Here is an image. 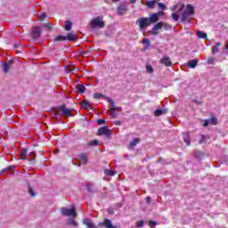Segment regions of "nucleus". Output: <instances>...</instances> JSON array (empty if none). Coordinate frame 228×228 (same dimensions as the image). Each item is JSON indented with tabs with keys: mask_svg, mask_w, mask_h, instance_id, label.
Wrapping results in <instances>:
<instances>
[{
	"mask_svg": "<svg viewBox=\"0 0 228 228\" xmlns=\"http://www.w3.org/2000/svg\"><path fill=\"white\" fill-rule=\"evenodd\" d=\"M171 12H174L171 14V17L175 21L179 20V15L181 14V12L184 10V4L178 2L175 5L170 8Z\"/></svg>",
	"mask_w": 228,
	"mask_h": 228,
	"instance_id": "nucleus-1",
	"label": "nucleus"
},
{
	"mask_svg": "<svg viewBox=\"0 0 228 228\" xmlns=\"http://www.w3.org/2000/svg\"><path fill=\"white\" fill-rule=\"evenodd\" d=\"M90 26L93 28V29H101L102 28H104V26H106L104 18L102 16L93 18L90 21Z\"/></svg>",
	"mask_w": 228,
	"mask_h": 228,
	"instance_id": "nucleus-2",
	"label": "nucleus"
},
{
	"mask_svg": "<svg viewBox=\"0 0 228 228\" xmlns=\"http://www.w3.org/2000/svg\"><path fill=\"white\" fill-rule=\"evenodd\" d=\"M195 13V11L193 9V6L191 4H188L186 6V10L183 12L181 16V20L183 22H190L191 20V16Z\"/></svg>",
	"mask_w": 228,
	"mask_h": 228,
	"instance_id": "nucleus-3",
	"label": "nucleus"
},
{
	"mask_svg": "<svg viewBox=\"0 0 228 228\" xmlns=\"http://www.w3.org/2000/svg\"><path fill=\"white\" fill-rule=\"evenodd\" d=\"M61 213L62 216H71L73 218L77 216V212L76 211V207H74V205L71 206V208H67L65 207L61 208Z\"/></svg>",
	"mask_w": 228,
	"mask_h": 228,
	"instance_id": "nucleus-4",
	"label": "nucleus"
},
{
	"mask_svg": "<svg viewBox=\"0 0 228 228\" xmlns=\"http://www.w3.org/2000/svg\"><path fill=\"white\" fill-rule=\"evenodd\" d=\"M136 24H139L140 29H145L146 28H149L151 20L149 18H139L136 20Z\"/></svg>",
	"mask_w": 228,
	"mask_h": 228,
	"instance_id": "nucleus-5",
	"label": "nucleus"
},
{
	"mask_svg": "<svg viewBox=\"0 0 228 228\" xmlns=\"http://www.w3.org/2000/svg\"><path fill=\"white\" fill-rule=\"evenodd\" d=\"M164 26H165V23L163 21H159V23L154 25V27L150 32V35H154V36L159 35V29H162Z\"/></svg>",
	"mask_w": 228,
	"mask_h": 228,
	"instance_id": "nucleus-6",
	"label": "nucleus"
},
{
	"mask_svg": "<svg viewBox=\"0 0 228 228\" xmlns=\"http://www.w3.org/2000/svg\"><path fill=\"white\" fill-rule=\"evenodd\" d=\"M105 100L108 101V102H110V114L112 115V117H115V111L118 110V108L115 105V102L113 101V99L110 97H105Z\"/></svg>",
	"mask_w": 228,
	"mask_h": 228,
	"instance_id": "nucleus-7",
	"label": "nucleus"
},
{
	"mask_svg": "<svg viewBox=\"0 0 228 228\" xmlns=\"http://www.w3.org/2000/svg\"><path fill=\"white\" fill-rule=\"evenodd\" d=\"M98 134L100 136H107V138H110L111 136V129H109L106 126L100 127L98 130Z\"/></svg>",
	"mask_w": 228,
	"mask_h": 228,
	"instance_id": "nucleus-8",
	"label": "nucleus"
},
{
	"mask_svg": "<svg viewBox=\"0 0 228 228\" xmlns=\"http://www.w3.org/2000/svg\"><path fill=\"white\" fill-rule=\"evenodd\" d=\"M159 63H161V65H165V67H172V61L168 56H163L160 59Z\"/></svg>",
	"mask_w": 228,
	"mask_h": 228,
	"instance_id": "nucleus-9",
	"label": "nucleus"
},
{
	"mask_svg": "<svg viewBox=\"0 0 228 228\" xmlns=\"http://www.w3.org/2000/svg\"><path fill=\"white\" fill-rule=\"evenodd\" d=\"M72 110H70L69 109L61 107L58 113L59 115H64V117H72V115L70 114Z\"/></svg>",
	"mask_w": 228,
	"mask_h": 228,
	"instance_id": "nucleus-10",
	"label": "nucleus"
},
{
	"mask_svg": "<svg viewBox=\"0 0 228 228\" xmlns=\"http://www.w3.org/2000/svg\"><path fill=\"white\" fill-rule=\"evenodd\" d=\"M82 224L86 225L87 228H97V225L94 224L92 219L85 218L82 220Z\"/></svg>",
	"mask_w": 228,
	"mask_h": 228,
	"instance_id": "nucleus-11",
	"label": "nucleus"
},
{
	"mask_svg": "<svg viewBox=\"0 0 228 228\" xmlns=\"http://www.w3.org/2000/svg\"><path fill=\"white\" fill-rule=\"evenodd\" d=\"M12 63H13L12 61H9L7 62H4L2 64L3 67V70L5 74H8V72H10V69H12Z\"/></svg>",
	"mask_w": 228,
	"mask_h": 228,
	"instance_id": "nucleus-12",
	"label": "nucleus"
},
{
	"mask_svg": "<svg viewBox=\"0 0 228 228\" xmlns=\"http://www.w3.org/2000/svg\"><path fill=\"white\" fill-rule=\"evenodd\" d=\"M100 225H102L105 228H117V226L113 225L110 219H105L104 222L100 223Z\"/></svg>",
	"mask_w": 228,
	"mask_h": 228,
	"instance_id": "nucleus-13",
	"label": "nucleus"
},
{
	"mask_svg": "<svg viewBox=\"0 0 228 228\" xmlns=\"http://www.w3.org/2000/svg\"><path fill=\"white\" fill-rule=\"evenodd\" d=\"M39 37H40V28L36 27L32 30V38L37 40V38H38Z\"/></svg>",
	"mask_w": 228,
	"mask_h": 228,
	"instance_id": "nucleus-14",
	"label": "nucleus"
},
{
	"mask_svg": "<svg viewBox=\"0 0 228 228\" xmlns=\"http://www.w3.org/2000/svg\"><path fill=\"white\" fill-rule=\"evenodd\" d=\"M79 161H81L83 165H86V163H88V156L85 153H81L79 155Z\"/></svg>",
	"mask_w": 228,
	"mask_h": 228,
	"instance_id": "nucleus-15",
	"label": "nucleus"
},
{
	"mask_svg": "<svg viewBox=\"0 0 228 228\" xmlns=\"http://www.w3.org/2000/svg\"><path fill=\"white\" fill-rule=\"evenodd\" d=\"M150 20V24H154L156 22H158V20H159V18L158 17V14L153 13L150 16V18H148Z\"/></svg>",
	"mask_w": 228,
	"mask_h": 228,
	"instance_id": "nucleus-16",
	"label": "nucleus"
},
{
	"mask_svg": "<svg viewBox=\"0 0 228 228\" xmlns=\"http://www.w3.org/2000/svg\"><path fill=\"white\" fill-rule=\"evenodd\" d=\"M127 12V5H120L118 7V15H124Z\"/></svg>",
	"mask_w": 228,
	"mask_h": 228,
	"instance_id": "nucleus-17",
	"label": "nucleus"
},
{
	"mask_svg": "<svg viewBox=\"0 0 228 228\" xmlns=\"http://www.w3.org/2000/svg\"><path fill=\"white\" fill-rule=\"evenodd\" d=\"M197 65H199V61L197 60L189 61L187 62V67H189V69H195Z\"/></svg>",
	"mask_w": 228,
	"mask_h": 228,
	"instance_id": "nucleus-18",
	"label": "nucleus"
},
{
	"mask_svg": "<svg viewBox=\"0 0 228 228\" xmlns=\"http://www.w3.org/2000/svg\"><path fill=\"white\" fill-rule=\"evenodd\" d=\"M76 90L78 94H85V92H86V87L83 85H77Z\"/></svg>",
	"mask_w": 228,
	"mask_h": 228,
	"instance_id": "nucleus-19",
	"label": "nucleus"
},
{
	"mask_svg": "<svg viewBox=\"0 0 228 228\" xmlns=\"http://www.w3.org/2000/svg\"><path fill=\"white\" fill-rule=\"evenodd\" d=\"M221 45H222V42L216 43V45L212 47V53L216 54V53L220 51Z\"/></svg>",
	"mask_w": 228,
	"mask_h": 228,
	"instance_id": "nucleus-20",
	"label": "nucleus"
},
{
	"mask_svg": "<svg viewBox=\"0 0 228 228\" xmlns=\"http://www.w3.org/2000/svg\"><path fill=\"white\" fill-rule=\"evenodd\" d=\"M140 143V138H134L133 141L129 143V149H134L135 145H138Z\"/></svg>",
	"mask_w": 228,
	"mask_h": 228,
	"instance_id": "nucleus-21",
	"label": "nucleus"
},
{
	"mask_svg": "<svg viewBox=\"0 0 228 228\" xmlns=\"http://www.w3.org/2000/svg\"><path fill=\"white\" fill-rule=\"evenodd\" d=\"M183 141L186 145H190V143H191V142L190 141V132H185L183 134Z\"/></svg>",
	"mask_w": 228,
	"mask_h": 228,
	"instance_id": "nucleus-22",
	"label": "nucleus"
},
{
	"mask_svg": "<svg viewBox=\"0 0 228 228\" xmlns=\"http://www.w3.org/2000/svg\"><path fill=\"white\" fill-rule=\"evenodd\" d=\"M67 225H69L70 227H77V222L74 218L69 219Z\"/></svg>",
	"mask_w": 228,
	"mask_h": 228,
	"instance_id": "nucleus-23",
	"label": "nucleus"
},
{
	"mask_svg": "<svg viewBox=\"0 0 228 228\" xmlns=\"http://www.w3.org/2000/svg\"><path fill=\"white\" fill-rule=\"evenodd\" d=\"M77 39V35L72 34V33H68L66 36V40H76Z\"/></svg>",
	"mask_w": 228,
	"mask_h": 228,
	"instance_id": "nucleus-24",
	"label": "nucleus"
},
{
	"mask_svg": "<svg viewBox=\"0 0 228 228\" xmlns=\"http://www.w3.org/2000/svg\"><path fill=\"white\" fill-rule=\"evenodd\" d=\"M28 155V150L26 148H23L21 152L20 153V159H26Z\"/></svg>",
	"mask_w": 228,
	"mask_h": 228,
	"instance_id": "nucleus-25",
	"label": "nucleus"
},
{
	"mask_svg": "<svg viewBox=\"0 0 228 228\" xmlns=\"http://www.w3.org/2000/svg\"><path fill=\"white\" fill-rule=\"evenodd\" d=\"M165 113H167V110H156L154 111L155 117H160V115H165Z\"/></svg>",
	"mask_w": 228,
	"mask_h": 228,
	"instance_id": "nucleus-26",
	"label": "nucleus"
},
{
	"mask_svg": "<svg viewBox=\"0 0 228 228\" xmlns=\"http://www.w3.org/2000/svg\"><path fill=\"white\" fill-rule=\"evenodd\" d=\"M64 28L66 31H70V29H72V22H70V20H66Z\"/></svg>",
	"mask_w": 228,
	"mask_h": 228,
	"instance_id": "nucleus-27",
	"label": "nucleus"
},
{
	"mask_svg": "<svg viewBox=\"0 0 228 228\" xmlns=\"http://www.w3.org/2000/svg\"><path fill=\"white\" fill-rule=\"evenodd\" d=\"M197 37H198V38H203L204 40H206V38H208V34H206L203 31H199L197 33Z\"/></svg>",
	"mask_w": 228,
	"mask_h": 228,
	"instance_id": "nucleus-28",
	"label": "nucleus"
},
{
	"mask_svg": "<svg viewBox=\"0 0 228 228\" xmlns=\"http://www.w3.org/2000/svg\"><path fill=\"white\" fill-rule=\"evenodd\" d=\"M156 3H158V0L148 1L146 3V6H148V8H154V4H156Z\"/></svg>",
	"mask_w": 228,
	"mask_h": 228,
	"instance_id": "nucleus-29",
	"label": "nucleus"
},
{
	"mask_svg": "<svg viewBox=\"0 0 228 228\" xmlns=\"http://www.w3.org/2000/svg\"><path fill=\"white\" fill-rule=\"evenodd\" d=\"M94 99H106V96L101 93H94Z\"/></svg>",
	"mask_w": 228,
	"mask_h": 228,
	"instance_id": "nucleus-30",
	"label": "nucleus"
},
{
	"mask_svg": "<svg viewBox=\"0 0 228 228\" xmlns=\"http://www.w3.org/2000/svg\"><path fill=\"white\" fill-rule=\"evenodd\" d=\"M63 40H67V37L58 36L54 38V42H63Z\"/></svg>",
	"mask_w": 228,
	"mask_h": 228,
	"instance_id": "nucleus-31",
	"label": "nucleus"
},
{
	"mask_svg": "<svg viewBox=\"0 0 228 228\" xmlns=\"http://www.w3.org/2000/svg\"><path fill=\"white\" fill-rule=\"evenodd\" d=\"M104 174H105V175L113 176V175H115V174H117V172H115L113 170H110V169H105Z\"/></svg>",
	"mask_w": 228,
	"mask_h": 228,
	"instance_id": "nucleus-32",
	"label": "nucleus"
},
{
	"mask_svg": "<svg viewBox=\"0 0 228 228\" xmlns=\"http://www.w3.org/2000/svg\"><path fill=\"white\" fill-rule=\"evenodd\" d=\"M209 124H212L213 126H216L218 124V119L215 117L208 119Z\"/></svg>",
	"mask_w": 228,
	"mask_h": 228,
	"instance_id": "nucleus-33",
	"label": "nucleus"
},
{
	"mask_svg": "<svg viewBox=\"0 0 228 228\" xmlns=\"http://www.w3.org/2000/svg\"><path fill=\"white\" fill-rule=\"evenodd\" d=\"M82 108H86L88 110V108H90V102L85 100L82 103H81Z\"/></svg>",
	"mask_w": 228,
	"mask_h": 228,
	"instance_id": "nucleus-34",
	"label": "nucleus"
},
{
	"mask_svg": "<svg viewBox=\"0 0 228 228\" xmlns=\"http://www.w3.org/2000/svg\"><path fill=\"white\" fill-rule=\"evenodd\" d=\"M209 136L208 135H201V139L200 140V143H206L208 142Z\"/></svg>",
	"mask_w": 228,
	"mask_h": 228,
	"instance_id": "nucleus-35",
	"label": "nucleus"
},
{
	"mask_svg": "<svg viewBox=\"0 0 228 228\" xmlns=\"http://www.w3.org/2000/svg\"><path fill=\"white\" fill-rule=\"evenodd\" d=\"M143 225H145V221L141 220L136 222V227L140 228V227H143Z\"/></svg>",
	"mask_w": 228,
	"mask_h": 228,
	"instance_id": "nucleus-36",
	"label": "nucleus"
},
{
	"mask_svg": "<svg viewBox=\"0 0 228 228\" xmlns=\"http://www.w3.org/2000/svg\"><path fill=\"white\" fill-rule=\"evenodd\" d=\"M158 6L159 10H167V5L163 3H158Z\"/></svg>",
	"mask_w": 228,
	"mask_h": 228,
	"instance_id": "nucleus-37",
	"label": "nucleus"
},
{
	"mask_svg": "<svg viewBox=\"0 0 228 228\" xmlns=\"http://www.w3.org/2000/svg\"><path fill=\"white\" fill-rule=\"evenodd\" d=\"M146 70L149 74H152V72H154V69L151 65L146 66Z\"/></svg>",
	"mask_w": 228,
	"mask_h": 228,
	"instance_id": "nucleus-38",
	"label": "nucleus"
},
{
	"mask_svg": "<svg viewBox=\"0 0 228 228\" xmlns=\"http://www.w3.org/2000/svg\"><path fill=\"white\" fill-rule=\"evenodd\" d=\"M142 44H143V45H147L149 47V45H151V40H149L147 38H143Z\"/></svg>",
	"mask_w": 228,
	"mask_h": 228,
	"instance_id": "nucleus-39",
	"label": "nucleus"
},
{
	"mask_svg": "<svg viewBox=\"0 0 228 228\" xmlns=\"http://www.w3.org/2000/svg\"><path fill=\"white\" fill-rule=\"evenodd\" d=\"M88 145H91V146L99 145V141H97V140H93V141H91V142H88Z\"/></svg>",
	"mask_w": 228,
	"mask_h": 228,
	"instance_id": "nucleus-40",
	"label": "nucleus"
},
{
	"mask_svg": "<svg viewBox=\"0 0 228 228\" xmlns=\"http://www.w3.org/2000/svg\"><path fill=\"white\" fill-rule=\"evenodd\" d=\"M28 193L29 195H31V197H35L37 195L33 188H31V186L28 187Z\"/></svg>",
	"mask_w": 228,
	"mask_h": 228,
	"instance_id": "nucleus-41",
	"label": "nucleus"
},
{
	"mask_svg": "<svg viewBox=\"0 0 228 228\" xmlns=\"http://www.w3.org/2000/svg\"><path fill=\"white\" fill-rule=\"evenodd\" d=\"M45 20V13H41L39 16H38V20Z\"/></svg>",
	"mask_w": 228,
	"mask_h": 228,
	"instance_id": "nucleus-42",
	"label": "nucleus"
},
{
	"mask_svg": "<svg viewBox=\"0 0 228 228\" xmlns=\"http://www.w3.org/2000/svg\"><path fill=\"white\" fill-rule=\"evenodd\" d=\"M208 63H209L210 65H213V63H215V58L209 57L208 59Z\"/></svg>",
	"mask_w": 228,
	"mask_h": 228,
	"instance_id": "nucleus-43",
	"label": "nucleus"
},
{
	"mask_svg": "<svg viewBox=\"0 0 228 228\" xmlns=\"http://www.w3.org/2000/svg\"><path fill=\"white\" fill-rule=\"evenodd\" d=\"M157 15V17L159 19L160 17H163L165 15V12H158L155 13Z\"/></svg>",
	"mask_w": 228,
	"mask_h": 228,
	"instance_id": "nucleus-44",
	"label": "nucleus"
},
{
	"mask_svg": "<svg viewBox=\"0 0 228 228\" xmlns=\"http://www.w3.org/2000/svg\"><path fill=\"white\" fill-rule=\"evenodd\" d=\"M149 225L150 227H154V225H158V223L156 221H150Z\"/></svg>",
	"mask_w": 228,
	"mask_h": 228,
	"instance_id": "nucleus-45",
	"label": "nucleus"
},
{
	"mask_svg": "<svg viewBox=\"0 0 228 228\" xmlns=\"http://www.w3.org/2000/svg\"><path fill=\"white\" fill-rule=\"evenodd\" d=\"M97 124H99V126H101V124H106V120H104V119H98L97 120Z\"/></svg>",
	"mask_w": 228,
	"mask_h": 228,
	"instance_id": "nucleus-46",
	"label": "nucleus"
},
{
	"mask_svg": "<svg viewBox=\"0 0 228 228\" xmlns=\"http://www.w3.org/2000/svg\"><path fill=\"white\" fill-rule=\"evenodd\" d=\"M209 119L208 120H205L204 123H203V127H208V126H209Z\"/></svg>",
	"mask_w": 228,
	"mask_h": 228,
	"instance_id": "nucleus-47",
	"label": "nucleus"
},
{
	"mask_svg": "<svg viewBox=\"0 0 228 228\" xmlns=\"http://www.w3.org/2000/svg\"><path fill=\"white\" fill-rule=\"evenodd\" d=\"M163 28H164V29H170V25L164 23Z\"/></svg>",
	"mask_w": 228,
	"mask_h": 228,
	"instance_id": "nucleus-48",
	"label": "nucleus"
},
{
	"mask_svg": "<svg viewBox=\"0 0 228 228\" xmlns=\"http://www.w3.org/2000/svg\"><path fill=\"white\" fill-rule=\"evenodd\" d=\"M14 169H15V166H11L7 167V170H14Z\"/></svg>",
	"mask_w": 228,
	"mask_h": 228,
	"instance_id": "nucleus-49",
	"label": "nucleus"
},
{
	"mask_svg": "<svg viewBox=\"0 0 228 228\" xmlns=\"http://www.w3.org/2000/svg\"><path fill=\"white\" fill-rule=\"evenodd\" d=\"M151 197H147V198H146V202H147V204H151Z\"/></svg>",
	"mask_w": 228,
	"mask_h": 228,
	"instance_id": "nucleus-50",
	"label": "nucleus"
},
{
	"mask_svg": "<svg viewBox=\"0 0 228 228\" xmlns=\"http://www.w3.org/2000/svg\"><path fill=\"white\" fill-rule=\"evenodd\" d=\"M45 28H47V29H51V28H52V26L49 25V24H45Z\"/></svg>",
	"mask_w": 228,
	"mask_h": 228,
	"instance_id": "nucleus-51",
	"label": "nucleus"
},
{
	"mask_svg": "<svg viewBox=\"0 0 228 228\" xmlns=\"http://www.w3.org/2000/svg\"><path fill=\"white\" fill-rule=\"evenodd\" d=\"M116 126H120L121 122L120 121H115Z\"/></svg>",
	"mask_w": 228,
	"mask_h": 228,
	"instance_id": "nucleus-52",
	"label": "nucleus"
},
{
	"mask_svg": "<svg viewBox=\"0 0 228 228\" xmlns=\"http://www.w3.org/2000/svg\"><path fill=\"white\" fill-rule=\"evenodd\" d=\"M131 4H134L136 3V0H130Z\"/></svg>",
	"mask_w": 228,
	"mask_h": 228,
	"instance_id": "nucleus-53",
	"label": "nucleus"
},
{
	"mask_svg": "<svg viewBox=\"0 0 228 228\" xmlns=\"http://www.w3.org/2000/svg\"><path fill=\"white\" fill-rule=\"evenodd\" d=\"M225 47H226V49H227V51H228V41H227V43H226V45H225Z\"/></svg>",
	"mask_w": 228,
	"mask_h": 228,
	"instance_id": "nucleus-54",
	"label": "nucleus"
},
{
	"mask_svg": "<svg viewBox=\"0 0 228 228\" xmlns=\"http://www.w3.org/2000/svg\"><path fill=\"white\" fill-rule=\"evenodd\" d=\"M110 215H113V210H110Z\"/></svg>",
	"mask_w": 228,
	"mask_h": 228,
	"instance_id": "nucleus-55",
	"label": "nucleus"
},
{
	"mask_svg": "<svg viewBox=\"0 0 228 228\" xmlns=\"http://www.w3.org/2000/svg\"><path fill=\"white\" fill-rule=\"evenodd\" d=\"M114 3H117V2H118V1H120V0H112Z\"/></svg>",
	"mask_w": 228,
	"mask_h": 228,
	"instance_id": "nucleus-56",
	"label": "nucleus"
}]
</instances>
